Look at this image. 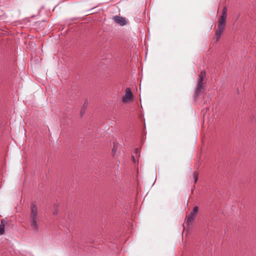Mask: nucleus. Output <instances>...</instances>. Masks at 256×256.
<instances>
[{
    "label": "nucleus",
    "mask_w": 256,
    "mask_h": 256,
    "mask_svg": "<svg viewBox=\"0 0 256 256\" xmlns=\"http://www.w3.org/2000/svg\"><path fill=\"white\" fill-rule=\"evenodd\" d=\"M226 17L227 8L225 6L222 10V15L218 20V29L215 34V39L216 42H218L219 40L220 36L225 28Z\"/></svg>",
    "instance_id": "obj_2"
},
{
    "label": "nucleus",
    "mask_w": 256,
    "mask_h": 256,
    "mask_svg": "<svg viewBox=\"0 0 256 256\" xmlns=\"http://www.w3.org/2000/svg\"><path fill=\"white\" fill-rule=\"evenodd\" d=\"M198 206H194L192 210L186 216V222L188 226H189L190 222H192L196 218L198 214Z\"/></svg>",
    "instance_id": "obj_3"
},
{
    "label": "nucleus",
    "mask_w": 256,
    "mask_h": 256,
    "mask_svg": "<svg viewBox=\"0 0 256 256\" xmlns=\"http://www.w3.org/2000/svg\"><path fill=\"white\" fill-rule=\"evenodd\" d=\"M7 222L5 221L4 220H1V222H0V235L3 234H4V226H5V224Z\"/></svg>",
    "instance_id": "obj_7"
},
{
    "label": "nucleus",
    "mask_w": 256,
    "mask_h": 256,
    "mask_svg": "<svg viewBox=\"0 0 256 256\" xmlns=\"http://www.w3.org/2000/svg\"><path fill=\"white\" fill-rule=\"evenodd\" d=\"M134 153L137 154H138V156H140V153H139V150L138 148H136L134 150Z\"/></svg>",
    "instance_id": "obj_10"
},
{
    "label": "nucleus",
    "mask_w": 256,
    "mask_h": 256,
    "mask_svg": "<svg viewBox=\"0 0 256 256\" xmlns=\"http://www.w3.org/2000/svg\"><path fill=\"white\" fill-rule=\"evenodd\" d=\"M206 76V72L204 71H202L200 72V74L199 76V78L198 80L197 87L196 90V93L198 94L203 88V81L204 78Z\"/></svg>",
    "instance_id": "obj_4"
},
{
    "label": "nucleus",
    "mask_w": 256,
    "mask_h": 256,
    "mask_svg": "<svg viewBox=\"0 0 256 256\" xmlns=\"http://www.w3.org/2000/svg\"><path fill=\"white\" fill-rule=\"evenodd\" d=\"M53 214H54V215H56L58 214V210L57 209H56L54 210Z\"/></svg>",
    "instance_id": "obj_11"
},
{
    "label": "nucleus",
    "mask_w": 256,
    "mask_h": 256,
    "mask_svg": "<svg viewBox=\"0 0 256 256\" xmlns=\"http://www.w3.org/2000/svg\"><path fill=\"white\" fill-rule=\"evenodd\" d=\"M80 113H81V115H82V116L83 115L84 112H82V111Z\"/></svg>",
    "instance_id": "obj_13"
},
{
    "label": "nucleus",
    "mask_w": 256,
    "mask_h": 256,
    "mask_svg": "<svg viewBox=\"0 0 256 256\" xmlns=\"http://www.w3.org/2000/svg\"><path fill=\"white\" fill-rule=\"evenodd\" d=\"M132 160L134 163L135 162L136 160L134 156H132Z\"/></svg>",
    "instance_id": "obj_12"
},
{
    "label": "nucleus",
    "mask_w": 256,
    "mask_h": 256,
    "mask_svg": "<svg viewBox=\"0 0 256 256\" xmlns=\"http://www.w3.org/2000/svg\"><path fill=\"white\" fill-rule=\"evenodd\" d=\"M194 182L196 184L198 180V174L197 172H194Z\"/></svg>",
    "instance_id": "obj_8"
},
{
    "label": "nucleus",
    "mask_w": 256,
    "mask_h": 256,
    "mask_svg": "<svg viewBox=\"0 0 256 256\" xmlns=\"http://www.w3.org/2000/svg\"><path fill=\"white\" fill-rule=\"evenodd\" d=\"M39 219L38 207L34 203L32 202L30 206V224L31 230L34 232H37L39 230Z\"/></svg>",
    "instance_id": "obj_1"
},
{
    "label": "nucleus",
    "mask_w": 256,
    "mask_h": 256,
    "mask_svg": "<svg viewBox=\"0 0 256 256\" xmlns=\"http://www.w3.org/2000/svg\"><path fill=\"white\" fill-rule=\"evenodd\" d=\"M114 21L119 24L121 26H124L128 24V21L124 18L119 16H115L114 17Z\"/></svg>",
    "instance_id": "obj_6"
},
{
    "label": "nucleus",
    "mask_w": 256,
    "mask_h": 256,
    "mask_svg": "<svg viewBox=\"0 0 256 256\" xmlns=\"http://www.w3.org/2000/svg\"><path fill=\"white\" fill-rule=\"evenodd\" d=\"M133 98V94L130 88L126 89L125 94L122 97V102L124 103L128 102Z\"/></svg>",
    "instance_id": "obj_5"
},
{
    "label": "nucleus",
    "mask_w": 256,
    "mask_h": 256,
    "mask_svg": "<svg viewBox=\"0 0 256 256\" xmlns=\"http://www.w3.org/2000/svg\"><path fill=\"white\" fill-rule=\"evenodd\" d=\"M114 147L112 148V152L115 153L116 150V146L115 144H114Z\"/></svg>",
    "instance_id": "obj_9"
}]
</instances>
